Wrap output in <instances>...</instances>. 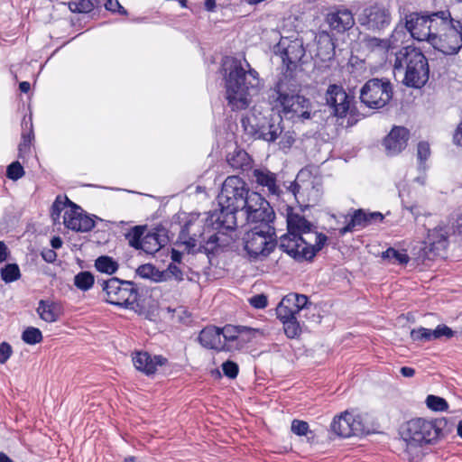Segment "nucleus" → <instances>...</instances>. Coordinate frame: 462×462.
Segmentation results:
<instances>
[{
  "label": "nucleus",
  "instance_id": "40",
  "mask_svg": "<svg viewBox=\"0 0 462 462\" xmlns=\"http://www.w3.org/2000/svg\"><path fill=\"white\" fill-rule=\"evenodd\" d=\"M382 258L388 260L391 263L407 264L410 261V256L403 251H398L393 247L387 248L382 253Z\"/></svg>",
  "mask_w": 462,
  "mask_h": 462
},
{
  "label": "nucleus",
  "instance_id": "23",
  "mask_svg": "<svg viewBox=\"0 0 462 462\" xmlns=\"http://www.w3.org/2000/svg\"><path fill=\"white\" fill-rule=\"evenodd\" d=\"M410 131L404 126H393L384 137L383 145L388 156H395L402 152L408 144Z\"/></svg>",
  "mask_w": 462,
  "mask_h": 462
},
{
  "label": "nucleus",
  "instance_id": "16",
  "mask_svg": "<svg viewBox=\"0 0 462 462\" xmlns=\"http://www.w3.org/2000/svg\"><path fill=\"white\" fill-rule=\"evenodd\" d=\"M219 331L225 340L220 350L230 352L243 349L253 340L258 329L247 326L226 324L219 328Z\"/></svg>",
  "mask_w": 462,
  "mask_h": 462
},
{
  "label": "nucleus",
  "instance_id": "57",
  "mask_svg": "<svg viewBox=\"0 0 462 462\" xmlns=\"http://www.w3.org/2000/svg\"><path fill=\"white\" fill-rule=\"evenodd\" d=\"M148 238V233L143 236V251L147 253H154L159 251L162 247H159L157 245V243L159 244V241L156 239H147Z\"/></svg>",
  "mask_w": 462,
  "mask_h": 462
},
{
  "label": "nucleus",
  "instance_id": "46",
  "mask_svg": "<svg viewBox=\"0 0 462 462\" xmlns=\"http://www.w3.org/2000/svg\"><path fill=\"white\" fill-rule=\"evenodd\" d=\"M365 46L370 51L385 50L388 51L391 46L387 39H380L375 36L366 35L364 38Z\"/></svg>",
  "mask_w": 462,
  "mask_h": 462
},
{
  "label": "nucleus",
  "instance_id": "36",
  "mask_svg": "<svg viewBox=\"0 0 462 462\" xmlns=\"http://www.w3.org/2000/svg\"><path fill=\"white\" fill-rule=\"evenodd\" d=\"M146 229L145 226H135L132 227L126 234L125 238L128 240L129 245L134 249H143V238L145 236L144 231Z\"/></svg>",
  "mask_w": 462,
  "mask_h": 462
},
{
  "label": "nucleus",
  "instance_id": "39",
  "mask_svg": "<svg viewBox=\"0 0 462 462\" xmlns=\"http://www.w3.org/2000/svg\"><path fill=\"white\" fill-rule=\"evenodd\" d=\"M124 281L125 280L119 279L117 277H112V284L106 292V297L104 298V300L106 303L115 306L116 303H118V297L120 294L121 288L124 285Z\"/></svg>",
  "mask_w": 462,
  "mask_h": 462
},
{
  "label": "nucleus",
  "instance_id": "32",
  "mask_svg": "<svg viewBox=\"0 0 462 462\" xmlns=\"http://www.w3.org/2000/svg\"><path fill=\"white\" fill-rule=\"evenodd\" d=\"M253 175L257 184L266 187L272 195H279L280 189L276 184V175L268 170L254 169Z\"/></svg>",
  "mask_w": 462,
  "mask_h": 462
},
{
  "label": "nucleus",
  "instance_id": "18",
  "mask_svg": "<svg viewBox=\"0 0 462 462\" xmlns=\"http://www.w3.org/2000/svg\"><path fill=\"white\" fill-rule=\"evenodd\" d=\"M69 210H66L63 216L64 226L76 232H89L95 227V218L99 219L95 215H88L80 206L70 199H67Z\"/></svg>",
  "mask_w": 462,
  "mask_h": 462
},
{
  "label": "nucleus",
  "instance_id": "8",
  "mask_svg": "<svg viewBox=\"0 0 462 462\" xmlns=\"http://www.w3.org/2000/svg\"><path fill=\"white\" fill-rule=\"evenodd\" d=\"M244 249L251 261L269 256L279 246L275 238V228L254 226L243 236Z\"/></svg>",
  "mask_w": 462,
  "mask_h": 462
},
{
  "label": "nucleus",
  "instance_id": "37",
  "mask_svg": "<svg viewBox=\"0 0 462 462\" xmlns=\"http://www.w3.org/2000/svg\"><path fill=\"white\" fill-rule=\"evenodd\" d=\"M99 5V0H73L69 3V8L72 13L88 14Z\"/></svg>",
  "mask_w": 462,
  "mask_h": 462
},
{
  "label": "nucleus",
  "instance_id": "52",
  "mask_svg": "<svg viewBox=\"0 0 462 462\" xmlns=\"http://www.w3.org/2000/svg\"><path fill=\"white\" fill-rule=\"evenodd\" d=\"M439 25L442 26L443 29H446L448 32L457 31V32L462 33V23L458 20L453 19L450 13L449 17H448L447 20H439Z\"/></svg>",
  "mask_w": 462,
  "mask_h": 462
},
{
  "label": "nucleus",
  "instance_id": "51",
  "mask_svg": "<svg viewBox=\"0 0 462 462\" xmlns=\"http://www.w3.org/2000/svg\"><path fill=\"white\" fill-rule=\"evenodd\" d=\"M291 430L299 437L307 436L309 433L312 434V431L310 430L309 423L298 419L292 420Z\"/></svg>",
  "mask_w": 462,
  "mask_h": 462
},
{
  "label": "nucleus",
  "instance_id": "27",
  "mask_svg": "<svg viewBox=\"0 0 462 462\" xmlns=\"http://www.w3.org/2000/svg\"><path fill=\"white\" fill-rule=\"evenodd\" d=\"M21 142L18 145V158L23 159L31 152V145L34 140V132L32 116H23L22 123Z\"/></svg>",
  "mask_w": 462,
  "mask_h": 462
},
{
  "label": "nucleus",
  "instance_id": "44",
  "mask_svg": "<svg viewBox=\"0 0 462 462\" xmlns=\"http://www.w3.org/2000/svg\"><path fill=\"white\" fill-rule=\"evenodd\" d=\"M430 143L426 141L419 142L417 145V158L419 162L418 169L420 171H426V161L430 158Z\"/></svg>",
  "mask_w": 462,
  "mask_h": 462
},
{
  "label": "nucleus",
  "instance_id": "24",
  "mask_svg": "<svg viewBox=\"0 0 462 462\" xmlns=\"http://www.w3.org/2000/svg\"><path fill=\"white\" fill-rule=\"evenodd\" d=\"M328 241V236L323 233H316V241L314 245L308 243L305 240V243L300 245V247L296 248V250H291V257L299 263L303 261L312 262L316 254L324 247Z\"/></svg>",
  "mask_w": 462,
  "mask_h": 462
},
{
  "label": "nucleus",
  "instance_id": "49",
  "mask_svg": "<svg viewBox=\"0 0 462 462\" xmlns=\"http://www.w3.org/2000/svg\"><path fill=\"white\" fill-rule=\"evenodd\" d=\"M5 174L9 180L15 181L23 177L25 171L23 165L18 161H14L7 166Z\"/></svg>",
  "mask_w": 462,
  "mask_h": 462
},
{
  "label": "nucleus",
  "instance_id": "12",
  "mask_svg": "<svg viewBox=\"0 0 462 462\" xmlns=\"http://www.w3.org/2000/svg\"><path fill=\"white\" fill-rule=\"evenodd\" d=\"M273 51L282 59L283 69L279 78L294 79L296 69L305 55L302 41L282 38Z\"/></svg>",
  "mask_w": 462,
  "mask_h": 462
},
{
  "label": "nucleus",
  "instance_id": "50",
  "mask_svg": "<svg viewBox=\"0 0 462 462\" xmlns=\"http://www.w3.org/2000/svg\"><path fill=\"white\" fill-rule=\"evenodd\" d=\"M432 331L433 329L423 327L414 328L411 331V337L413 341H431L435 339V337H433Z\"/></svg>",
  "mask_w": 462,
  "mask_h": 462
},
{
  "label": "nucleus",
  "instance_id": "29",
  "mask_svg": "<svg viewBox=\"0 0 462 462\" xmlns=\"http://www.w3.org/2000/svg\"><path fill=\"white\" fill-rule=\"evenodd\" d=\"M226 162L233 171L241 173L251 171L254 163L251 156L242 149H236L229 153L226 156Z\"/></svg>",
  "mask_w": 462,
  "mask_h": 462
},
{
  "label": "nucleus",
  "instance_id": "54",
  "mask_svg": "<svg viewBox=\"0 0 462 462\" xmlns=\"http://www.w3.org/2000/svg\"><path fill=\"white\" fill-rule=\"evenodd\" d=\"M356 101L354 103H350V109L347 112L348 118L346 122V126L355 125L361 118L362 114L359 112L358 108L356 106Z\"/></svg>",
  "mask_w": 462,
  "mask_h": 462
},
{
  "label": "nucleus",
  "instance_id": "21",
  "mask_svg": "<svg viewBox=\"0 0 462 462\" xmlns=\"http://www.w3.org/2000/svg\"><path fill=\"white\" fill-rule=\"evenodd\" d=\"M383 219L384 216L381 212H369L363 208L354 209L350 215V219L343 227L339 228L338 234L343 236L347 233L361 230L370 225L382 223Z\"/></svg>",
  "mask_w": 462,
  "mask_h": 462
},
{
  "label": "nucleus",
  "instance_id": "11",
  "mask_svg": "<svg viewBox=\"0 0 462 462\" xmlns=\"http://www.w3.org/2000/svg\"><path fill=\"white\" fill-rule=\"evenodd\" d=\"M391 7L382 3H374L364 7L357 15L358 24L374 33H383L392 24Z\"/></svg>",
  "mask_w": 462,
  "mask_h": 462
},
{
  "label": "nucleus",
  "instance_id": "60",
  "mask_svg": "<svg viewBox=\"0 0 462 462\" xmlns=\"http://www.w3.org/2000/svg\"><path fill=\"white\" fill-rule=\"evenodd\" d=\"M41 256L46 263H53L57 259V253L52 248H43Z\"/></svg>",
  "mask_w": 462,
  "mask_h": 462
},
{
  "label": "nucleus",
  "instance_id": "28",
  "mask_svg": "<svg viewBox=\"0 0 462 462\" xmlns=\"http://www.w3.org/2000/svg\"><path fill=\"white\" fill-rule=\"evenodd\" d=\"M199 343L207 349L217 350L221 352L223 343L221 342V335L219 328L216 326H208L204 328L199 334Z\"/></svg>",
  "mask_w": 462,
  "mask_h": 462
},
{
  "label": "nucleus",
  "instance_id": "3",
  "mask_svg": "<svg viewBox=\"0 0 462 462\" xmlns=\"http://www.w3.org/2000/svg\"><path fill=\"white\" fill-rule=\"evenodd\" d=\"M269 100L282 118L285 117L293 122H303L311 118V101L300 94L295 79L278 78Z\"/></svg>",
  "mask_w": 462,
  "mask_h": 462
},
{
  "label": "nucleus",
  "instance_id": "59",
  "mask_svg": "<svg viewBox=\"0 0 462 462\" xmlns=\"http://www.w3.org/2000/svg\"><path fill=\"white\" fill-rule=\"evenodd\" d=\"M166 273H169L171 276H173L177 281H182L183 280V273L182 271L179 266H177L175 263H171L167 270L165 271V276L167 275Z\"/></svg>",
  "mask_w": 462,
  "mask_h": 462
},
{
  "label": "nucleus",
  "instance_id": "41",
  "mask_svg": "<svg viewBox=\"0 0 462 462\" xmlns=\"http://www.w3.org/2000/svg\"><path fill=\"white\" fill-rule=\"evenodd\" d=\"M1 279L5 283H11L20 279L21 272L17 263H7L0 270Z\"/></svg>",
  "mask_w": 462,
  "mask_h": 462
},
{
  "label": "nucleus",
  "instance_id": "63",
  "mask_svg": "<svg viewBox=\"0 0 462 462\" xmlns=\"http://www.w3.org/2000/svg\"><path fill=\"white\" fill-rule=\"evenodd\" d=\"M104 6L106 10L111 13H116V10L121 7V4L118 0H106Z\"/></svg>",
  "mask_w": 462,
  "mask_h": 462
},
{
  "label": "nucleus",
  "instance_id": "14",
  "mask_svg": "<svg viewBox=\"0 0 462 462\" xmlns=\"http://www.w3.org/2000/svg\"><path fill=\"white\" fill-rule=\"evenodd\" d=\"M282 119L279 118L277 123L273 119L264 118L260 122L256 116H243L241 125L245 133L254 140H263L268 143H273L282 134L283 127Z\"/></svg>",
  "mask_w": 462,
  "mask_h": 462
},
{
  "label": "nucleus",
  "instance_id": "35",
  "mask_svg": "<svg viewBox=\"0 0 462 462\" xmlns=\"http://www.w3.org/2000/svg\"><path fill=\"white\" fill-rule=\"evenodd\" d=\"M94 266L99 273L112 275L117 272L119 263L109 255H100L95 260Z\"/></svg>",
  "mask_w": 462,
  "mask_h": 462
},
{
  "label": "nucleus",
  "instance_id": "48",
  "mask_svg": "<svg viewBox=\"0 0 462 462\" xmlns=\"http://www.w3.org/2000/svg\"><path fill=\"white\" fill-rule=\"evenodd\" d=\"M426 405L434 411H445L448 409V403L444 398L432 394L427 396Z\"/></svg>",
  "mask_w": 462,
  "mask_h": 462
},
{
  "label": "nucleus",
  "instance_id": "55",
  "mask_svg": "<svg viewBox=\"0 0 462 462\" xmlns=\"http://www.w3.org/2000/svg\"><path fill=\"white\" fill-rule=\"evenodd\" d=\"M432 335L435 339L440 338L441 337L450 338L454 336V331L447 325H438L437 328L433 329Z\"/></svg>",
  "mask_w": 462,
  "mask_h": 462
},
{
  "label": "nucleus",
  "instance_id": "20",
  "mask_svg": "<svg viewBox=\"0 0 462 462\" xmlns=\"http://www.w3.org/2000/svg\"><path fill=\"white\" fill-rule=\"evenodd\" d=\"M326 101L335 116L344 118L349 112L350 103L355 102V97L346 93L342 86L331 84L326 92Z\"/></svg>",
  "mask_w": 462,
  "mask_h": 462
},
{
  "label": "nucleus",
  "instance_id": "56",
  "mask_svg": "<svg viewBox=\"0 0 462 462\" xmlns=\"http://www.w3.org/2000/svg\"><path fill=\"white\" fill-rule=\"evenodd\" d=\"M249 302L255 309H263L268 304V299L264 294H256L249 300Z\"/></svg>",
  "mask_w": 462,
  "mask_h": 462
},
{
  "label": "nucleus",
  "instance_id": "22",
  "mask_svg": "<svg viewBox=\"0 0 462 462\" xmlns=\"http://www.w3.org/2000/svg\"><path fill=\"white\" fill-rule=\"evenodd\" d=\"M430 44L445 55L457 54L462 48V33L457 31L446 32L444 34L436 35L430 39Z\"/></svg>",
  "mask_w": 462,
  "mask_h": 462
},
{
  "label": "nucleus",
  "instance_id": "13",
  "mask_svg": "<svg viewBox=\"0 0 462 462\" xmlns=\"http://www.w3.org/2000/svg\"><path fill=\"white\" fill-rule=\"evenodd\" d=\"M393 90L388 79L373 78L368 79L360 90V101L369 108L379 109L385 106L393 98Z\"/></svg>",
  "mask_w": 462,
  "mask_h": 462
},
{
  "label": "nucleus",
  "instance_id": "9",
  "mask_svg": "<svg viewBox=\"0 0 462 462\" xmlns=\"http://www.w3.org/2000/svg\"><path fill=\"white\" fill-rule=\"evenodd\" d=\"M449 17L448 10L438 12H409L404 14L403 20L409 28V34L418 42H428L433 37L432 28H435V20H447Z\"/></svg>",
  "mask_w": 462,
  "mask_h": 462
},
{
  "label": "nucleus",
  "instance_id": "6",
  "mask_svg": "<svg viewBox=\"0 0 462 462\" xmlns=\"http://www.w3.org/2000/svg\"><path fill=\"white\" fill-rule=\"evenodd\" d=\"M199 215L180 212L174 215L173 221L180 225L178 240L186 245L189 254H205L209 259L215 255L219 248V237L217 233L205 236L206 229H212L204 226V232L190 235V227L198 221Z\"/></svg>",
  "mask_w": 462,
  "mask_h": 462
},
{
  "label": "nucleus",
  "instance_id": "31",
  "mask_svg": "<svg viewBox=\"0 0 462 462\" xmlns=\"http://www.w3.org/2000/svg\"><path fill=\"white\" fill-rule=\"evenodd\" d=\"M36 312L40 319L48 323H53L59 320L61 310L59 303L51 300H41L38 302Z\"/></svg>",
  "mask_w": 462,
  "mask_h": 462
},
{
  "label": "nucleus",
  "instance_id": "58",
  "mask_svg": "<svg viewBox=\"0 0 462 462\" xmlns=\"http://www.w3.org/2000/svg\"><path fill=\"white\" fill-rule=\"evenodd\" d=\"M13 349L9 343L2 342L0 344V364H5L12 356Z\"/></svg>",
  "mask_w": 462,
  "mask_h": 462
},
{
  "label": "nucleus",
  "instance_id": "25",
  "mask_svg": "<svg viewBox=\"0 0 462 462\" xmlns=\"http://www.w3.org/2000/svg\"><path fill=\"white\" fill-rule=\"evenodd\" d=\"M134 367L146 375H152L157 371V366H162L168 363V359L162 355L152 356L148 352H137L133 357Z\"/></svg>",
  "mask_w": 462,
  "mask_h": 462
},
{
  "label": "nucleus",
  "instance_id": "5",
  "mask_svg": "<svg viewBox=\"0 0 462 462\" xmlns=\"http://www.w3.org/2000/svg\"><path fill=\"white\" fill-rule=\"evenodd\" d=\"M405 64V73L402 83L407 88H421L430 79L428 59L422 51L413 46L402 48L395 56L393 70L401 71Z\"/></svg>",
  "mask_w": 462,
  "mask_h": 462
},
{
  "label": "nucleus",
  "instance_id": "10",
  "mask_svg": "<svg viewBox=\"0 0 462 462\" xmlns=\"http://www.w3.org/2000/svg\"><path fill=\"white\" fill-rule=\"evenodd\" d=\"M287 232L280 236L279 248L289 256L291 250L300 247L305 243L303 234L311 232L313 225L305 217L294 213L291 208L287 213Z\"/></svg>",
  "mask_w": 462,
  "mask_h": 462
},
{
  "label": "nucleus",
  "instance_id": "19",
  "mask_svg": "<svg viewBox=\"0 0 462 462\" xmlns=\"http://www.w3.org/2000/svg\"><path fill=\"white\" fill-rule=\"evenodd\" d=\"M325 22L330 31L337 34L345 33L356 23L353 12L345 5L331 6L325 16Z\"/></svg>",
  "mask_w": 462,
  "mask_h": 462
},
{
  "label": "nucleus",
  "instance_id": "47",
  "mask_svg": "<svg viewBox=\"0 0 462 462\" xmlns=\"http://www.w3.org/2000/svg\"><path fill=\"white\" fill-rule=\"evenodd\" d=\"M67 199H69L67 196L62 197L58 195L51 208V217L54 222L58 221L60 217V214L66 207H69Z\"/></svg>",
  "mask_w": 462,
  "mask_h": 462
},
{
  "label": "nucleus",
  "instance_id": "2",
  "mask_svg": "<svg viewBox=\"0 0 462 462\" xmlns=\"http://www.w3.org/2000/svg\"><path fill=\"white\" fill-rule=\"evenodd\" d=\"M247 70L240 60L232 58L225 69L226 98L233 111L243 110L250 104V91L256 90L260 79L258 72L245 60Z\"/></svg>",
  "mask_w": 462,
  "mask_h": 462
},
{
  "label": "nucleus",
  "instance_id": "45",
  "mask_svg": "<svg viewBox=\"0 0 462 462\" xmlns=\"http://www.w3.org/2000/svg\"><path fill=\"white\" fill-rule=\"evenodd\" d=\"M407 33H409V28L406 26V23H402V20H401L393 28L390 37L387 38L391 48L394 47L398 42L402 41Z\"/></svg>",
  "mask_w": 462,
  "mask_h": 462
},
{
  "label": "nucleus",
  "instance_id": "33",
  "mask_svg": "<svg viewBox=\"0 0 462 462\" xmlns=\"http://www.w3.org/2000/svg\"><path fill=\"white\" fill-rule=\"evenodd\" d=\"M425 243L429 245L430 251H439L445 248L448 244V235L445 228L437 226L430 229Z\"/></svg>",
  "mask_w": 462,
  "mask_h": 462
},
{
  "label": "nucleus",
  "instance_id": "4",
  "mask_svg": "<svg viewBox=\"0 0 462 462\" xmlns=\"http://www.w3.org/2000/svg\"><path fill=\"white\" fill-rule=\"evenodd\" d=\"M453 421L441 417L435 420L414 418L407 422L404 439L411 446L434 445L454 430Z\"/></svg>",
  "mask_w": 462,
  "mask_h": 462
},
{
  "label": "nucleus",
  "instance_id": "64",
  "mask_svg": "<svg viewBox=\"0 0 462 462\" xmlns=\"http://www.w3.org/2000/svg\"><path fill=\"white\" fill-rule=\"evenodd\" d=\"M454 143L462 146V123L461 125L457 128L454 136H453Z\"/></svg>",
  "mask_w": 462,
  "mask_h": 462
},
{
  "label": "nucleus",
  "instance_id": "26",
  "mask_svg": "<svg viewBox=\"0 0 462 462\" xmlns=\"http://www.w3.org/2000/svg\"><path fill=\"white\" fill-rule=\"evenodd\" d=\"M316 57L319 58L321 61H330L335 58V39L332 34H330L327 31H321L316 36Z\"/></svg>",
  "mask_w": 462,
  "mask_h": 462
},
{
  "label": "nucleus",
  "instance_id": "15",
  "mask_svg": "<svg viewBox=\"0 0 462 462\" xmlns=\"http://www.w3.org/2000/svg\"><path fill=\"white\" fill-rule=\"evenodd\" d=\"M250 201V205L243 212L246 221L254 224V226L274 228L272 224L275 219V212L269 201L258 192H252Z\"/></svg>",
  "mask_w": 462,
  "mask_h": 462
},
{
  "label": "nucleus",
  "instance_id": "61",
  "mask_svg": "<svg viewBox=\"0 0 462 462\" xmlns=\"http://www.w3.org/2000/svg\"><path fill=\"white\" fill-rule=\"evenodd\" d=\"M305 312V317L308 319H310V321L314 322V323H320L321 322V319L322 317L319 315V310L318 308L316 307V310H303Z\"/></svg>",
  "mask_w": 462,
  "mask_h": 462
},
{
  "label": "nucleus",
  "instance_id": "1",
  "mask_svg": "<svg viewBox=\"0 0 462 462\" xmlns=\"http://www.w3.org/2000/svg\"><path fill=\"white\" fill-rule=\"evenodd\" d=\"M252 192L242 178L228 176L217 197L220 208L208 212L205 226L217 232L234 230L237 226L236 214L243 213L250 205Z\"/></svg>",
  "mask_w": 462,
  "mask_h": 462
},
{
  "label": "nucleus",
  "instance_id": "38",
  "mask_svg": "<svg viewBox=\"0 0 462 462\" xmlns=\"http://www.w3.org/2000/svg\"><path fill=\"white\" fill-rule=\"evenodd\" d=\"M95 283V277L89 271H81L74 276V285L82 291H89Z\"/></svg>",
  "mask_w": 462,
  "mask_h": 462
},
{
  "label": "nucleus",
  "instance_id": "17",
  "mask_svg": "<svg viewBox=\"0 0 462 462\" xmlns=\"http://www.w3.org/2000/svg\"><path fill=\"white\" fill-rule=\"evenodd\" d=\"M330 430L336 436L343 439L362 436L366 432L361 417L354 416L348 411H345L333 419Z\"/></svg>",
  "mask_w": 462,
  "mask_h": 462
},
{
  "label": "nucleus",
  "instance_id": "30",
  "mask_svg": "<svg viewBox=\"0 0 462 462\" xmlns=\"http://www.w3.org/2000/svg\"><path fill=\"white\" fill-rule=\"evenodd\" d=\"M139 297L140 294L135 282L125 280L118 297V303H116V306L129 309L138 301Z\"/></svg>",
  "mask_w": 462,
  "mask_h": 462
},
{
  "label": "nucleus",
  "instance_id": "42",
  "mask_svg": "<svg viewBox=\"0 0 462 462\" xmlns=\"http://www.w3.org/2000/svg\"><path fill=\"white\" fill-rule=\"evenodd\" d=\"M22 340L27 345H36L43 339L42 333L40 328L35 327H28L22 333Z\"/></svg>",
  "mask_w": 462,
  "mask_h": 462
},
{
  "label": "nucleus",
  "instance_id": "62",
  "mask_svg": "<svg viewBox=\"0 0 462 462\" xmlns=\"http://www.w3.org/2000/svg\"><path fill=\"white\" fill-rule=\"evenodd\" d=\"M295 140L289 133H286L280 141V145L282 148H291L294 143Z\"/></svg>",
  "mask_w": 462,
  "mask_h": 462
},
{
  "label": "nucleus",
  "instance_id": "34",
  "mask_svg": "<svg viewBox=\"0 0 462 462\" xmlns=\"http://www.w3.org/2000/svg\"><path fill=\"white\" fill-rule=\"evenodd\" d=\"M135 273L141 278L149 279L155 282H163L167 279L165 278V272L159 271L152 263H144L140 265L136 269Z\"/></svg>",
  "mask_w": 462,
  "mask_h": 462
},
{
  "label": "nucleus",
  "instance_id": "7",
  "mask_svg": "<svg viewBox=\"0 0 462 462\" xmlns=\"http://www.w3.org/2000/svg\"><path fill=\"white\" fill-rule=\"evenodd\" d=\"M316 310L309 298L304 294L289 293L282 298L276 307V317L282 323L285 336L297 338L301 334V326L299 318L302 310Z\"/></svg>",
  "mask_w": 462,
  "mask_h": 462
},
{
  "label": "nucleus",
  "instance_id": "53",
  "mask_svg": "<svg viewBox=\"0 0 462 462\" xmlns=\"http://www.w3.org/2000/svg\"><path fill=\"white\" fill-rule=\"evenodd\" d=\"M221 367L225 376L227 378L235 379L237 377L239 366L236 362L227 360L222 364Z\"/></svg>",
  "mask_w": 462,
  "mask_h": 462
},
{
  "label": "nucleus",
  "instance_id": "43",
  "mask_svg": "<svg viewBox=\"0 0 462 462\" xmlns=\"http://www.w3.org/2000/svg\"><path fill=\"white\" fill-rule=\"evenodd\" d=\"M147 239H157L159 241L157 245L164 247L170 242L169 231L162 225H158L152 231L148 232Z\"/></svg>",
  "mask_w": 462,
  "mask_h": 462
}]
</instances>
